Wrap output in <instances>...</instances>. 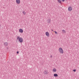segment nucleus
Segmentation results:
<instances>
[{
    "label": "nucleus",
    "mask_w": 79,
    "mask_h": 79,
    "mask_svg": "<svg viewBox=\"0 0 79 79\" xmlns=\"http://www.w3.org/2000/svg\"><path fill=\"white\" fill-rule=\"evenodd\" d=\"M1 27H2V25H1V24L0 23V28H1Z\"/></svg>",
    "instance_id": "obj_17"
},
{
    "label": "nucleus",
    "mask_w": 79,
    "mask_h": 79,
    "mask_svg": "<svg viewBox=\"0 0 79 79\" xmlns=\"http://www.w3.org/2000/svg\"><path fill=\"white\" fill-rule=\"evenodd\" d=\"M52 31H53V30H52Z\"/></svg>",
    "instance_id": "obj_21"
},
{
    "label": "nucleus",
    "mask_w": 79,
    "mask_h": 79,
    "mask_svg": "<svg viewBox=\"0 0 79 79\" xmlns=\"http://www.w3.org/2000/svg\"><path fill=\"white\" fill-rule=\"evenodd\" d=\"M43 73L44 74L47 75L48 73V71L47 70H45L44 72Z\"/></svg>",
    "instance_id": "obj_4"
},
{
    "label": "nucleus",
    "mask_w": 79,
    "mask_h": 79,
    "mask_svg": "<svg viewBox=\"0 0 79 79\" xmlns=\"http://www.w3.org/2000/svg\"><path fill=\"white\" fill-rule=\"evenodd\" d=\"M47 22L48 24L50 23H51V19H48L47 21Z\"/></svg>",
    "instance_id": "obj_5"
},
{
    "label": "nucleus",
    "mask_w": 79,
    "mask_h": 79,
    "mask_svg": "<svg viewBox=\"0 0 79 79\" xmlns=\"http://www.w3.org/2000/svg\"><path fill=\"white\" fill-rule=\"evenodd\" d=\"M62 31L63 34H66V31L64 30H62Z\"/></svg>",
    "instance_id": "obj_10"
},
{
    "label": "nucleus",
    "mask_w": 79,
    "mask_h": 79,
    "mask_svg": "<svg viewBox=\"0 0 79 79\" xmlns=\"http://www.w3.org/2000/svg\"><path fill=\"white\" fill-rule=\"evenodd\" d=\"M52 71L55 72H56V69L55 68L53 69H52Z\"/></svg>",
    "instance_id": "obj_11"
},
{
    "label": "nucleus",
    "mask_w": 79,
    "mask_h": 79,
    "mask_svg": "<svg viewBox=\"0 0 79 79\" xmlns=\"http://www.w3.org/2000/svg\"><path fill=\"white\" fill-rule=\"evenodd\" d=\"M4 45L6 47H7L8 45V43L6 42H4Z\"/></svg>",
    "instance_id": "obj_8"
},
{
    "label": "nucleus",
    "mask_w": 79,
    "mask_h": 79,
    "mask_svg": "<svg viewBox=\"0 0 79 79\" xmlns=\"http://www.w3.org/2000/svg\"><path fill=\"white\" fill-rule=\"evenodd\" d=\"M58 50L59 53H61V54H63V53H64L63 49V48L61 47L59 48H58Z\"/></svg>",
    "instance_id": "obj_2"
},
{
    "label": "nucleus",
    "mask_w": 79,
    "mask_h": 79,
    "mask_svg": "<svg viewBox=\"0 0 79 79\" xmlns=\"http://www.w3.org/2000/svg\"><path fill=\"white\" fill-rule=\"evenodd\" d=\"M72 7L71 6H69V7L68 9V10L69 11H72Z\"/></svg>",
    "instance_id": "obj_9"
},
{
    "label": "nucleus",
    "mask_w": 79,
    "mask_h": 79,
    "mask_svg": "<svg viewBox=\"0 0 79 79\" xmlns=\"http://www.w3.org/2000/svg\"><path fill=\"white\" fill-rule=\"evenodd\" d=\"M57 1L58 2V3H61V0H57Z\"/></svg>",
    "instance_id": "obj_14"
},
{
    "label": "nucleus",
    "mask_w": 79,
    "mask_h": 79,
    "mask_svg": "<svg viewBox=\"0 0 79 79\" xmlns=\"http://www.w3.org/2000/svg\"><path fill=\"white\" fill-rule=\"evenodd\" d=\"M54 77H58V74H54Z\"/></svg>",
    "instance_id": "obj_13"
},
{
    "label": "nucleus",
    "mask_w": 79,
    "mask_h": 79,
    "mask_svg": "<svg viewBox=\"0 0 79 79\" xmlns=\"http://www.w3.org/2000/svg\"><path fill=\"white\" fill-rule=\"evenodd\" d=\"M16 2L17 4H19L21 3V1L20 0H16Z\"/></svg>",
    "instance_id": "obj_6"
},
{
    "label": "nucleus",
    "mask_w": 79,
    "mask_h": 79,
    "mask_svg": "<svg viewBox=\"0 0 79 79\" xmlns=\"http://www.w3.org/2000/svg\"><path fill=\"white\" fill-rule=\"evenodd\" d=\"M63 2H64L65 1V0H62Z\"/></svg>",
    "instance_id": "obj_18"
},
{
    "label": "nucleus",
    "mask_w": 79,
    "mask_h": 79,
    "mask_svg": "<svg viewBox=\"0 0 79 79\" xmlns=\"http://www.w3.org/2000/svg\"><path fill=\"white\" fill-rule=\"evenodd\" d=\"M22 13L23 15H26V13L24 11H23L22 12Z\"/></svg>",
    "instance_id": "obj_12"
},
{
    "label": "nucleus",
    "mask_w": 79,
    "mask_h": 79,
    "mask_svg": "<svg viewBox=\"0 0 79 79\" xmlns=\"http://www.w3.org/2000/svg\"><path fill=\"white\" fill-rule=\"evenodd\" d=\"M17 53L18 54L19 53V51H18Z\"/></svg>",
    "instance_id": "obj_19"
},
{
    "label": "nucleus",
    "mask_w": 79,
    "mask_h": 79,
    "mask_svg": "<svg viewBox=\"0 0 79 79\" xmlns=\"http://www.w3.org/2000/svg\"><path fill=\"white\" fill-rule=\"evenodd\" d=\"M17 39L19 40L20 43H23V39L22 37L18 36L17 37Z\"/></svg>",
    "instance_id": "obj_1"
},
{
    "label": "nucleus",
    "mask_w": 79,
    "mask_h": 79,
    "mask_svg": "<svg viewBox=\"0 0 79 79\" xmlns=\"http://www.w3.org/2000/svg\"><path fill=\"white\" fill-rule=\"evenodd\" d=\"M45 34L47 37H50V34L49 33V32H46Z\"/></svg>",
    "instance_id": "obj_3"
},
{
    "label": "nucleus",
    "mask_w": 79,
    "mask_h": 79,
    "mask_svg": "<svg viewBox=\"0 0 79 79\" xmlns=\"http://www.w3.org/2000/svg\"><path fill=\"white\" fill-rule=\"evenodd\" d=\"M19 32L20 33H23V29L22 28H20L19 30Z\"/></svg>",
    "instance_id": "obj_7"
},
{
    "label": "nucleus",
    "mask_w": 79,
    "mask_h": 79,
    "mask_svg": "<svg viewBox=\"0 0 79 79\" xmlns=\"http://www.w3.org/2000/svg\"><path fill=\"white\" fill-rule=\"evenodd\" d=\"M54 32H55L56 34H58V33L56 31H54Z\"/></svg>",
    "instance_id": "obj_15"
},
{
    "label": "nucleus",
    "mask_w": 79,
    "mask_h": 79,
    "mask_svg": "<svg viewBox=\"0 0 79 79\" xmlns=\"http://www.w3.org/2000/svg\"><path fill=\"white\" fill-rule=\"evenodd\" d=\"M51 57H52V56H51Z\"/></svg>",
    "instance_id": "obj_20"
},
{
    "label": "nucleus",
    "mask_w": 79,
    "mask_h": 79,
    "mask_svg": "<svg viewBox=\"0 0 79 79\" xmlns=\"http://www.w3.org/2000/svg\"><path fill=\"white\" fill-rule=\"evenodd\" d=\"M76 69H74V70H73V71H74V72H76Z\"/></svg>",
    "instance_id": "obj_16"
}]
</instances>
